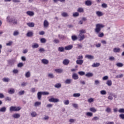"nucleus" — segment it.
<instances>
[{"label":"nucleus","mask_w":124,"mask_h":124,"mask_svg":"<svg viewBox=\"0 0 124 124\" xmlns=\"http://www.w3.org/2000/svg\"><path fill=\"white\" fill-rule=\"evenodd\" d=\"M105 26L103 24H96V28L94 30L95 32L96 33H98V37H103L104 36V33L103 32H102L101 33H99L100 32V31H101L102 29H103L104 28Z\"/></svg>","instance_id":"obj_1"},{"label":"nucleus","mask_w":124,"mask_h":124,"mask_svg":"<svg viewBox=\"0 0 124 124\" xmlns=\"http://www.w3.org/2000/svg\"><path fill=\"white\" fill-rule=\"evenodd\" d=\"M20 110H21V107H20L12 106L10 108V112H18Z\"/></svg>","instance_id":"obj_2"},{"label":"nucleus","mask_w":124,"mask_h":124,"mask_svg":"<svg viewBox=\"0 0 124 124\" xmlns=\"http://www.w3.org/2000/svg\"><path fill=\"white\" fill-rule=\"evenodd\" d=\"M48 101H49V102H54L55 103L56 102H60V100L58 98L51 97L48 99Z\"/></svg>","instance_id":"obj_3"},{"label":"nucleus","mask_w":124,"mask_h":124,"mask_svg":"<svg viewBox=\"0 0 124 124\" xmlns=\"http://www.w3.org/2000/svg\"><path fill=\"white\" fill-rule=\"evenodd\" d=\"M78 38L79 41H82V40H84V39H85V35L83 34H79Z\"/></svg>","instance_id":"obj_4"},{"label":"nucleus","mask_w":124,"mask_h":124,"mask_svg":"<svg viewBox=\"0 0 124 124\" xmlns=\"http://www.w3.org/2000/svg\"><path fill=\"white\" fill-rule=\"evenodd\" d=\"M8 93L9 94H13L14 93H15V89L13 88H10L8 90Z\"/></svg>","instance_id":"obj_5"},{"label":"nucleus","mask_w":124,"mask_h":124,"mask_svg":"<svg viewBox=\"0 0 124 124\" xmlns=\"http://www.w3.org/2000/svg\"><path fill=\"white\" fill-rule=\"evenodd\" d=\"M8 64L11 66H13L15 64V60L12 59L8 61Z\"/></svg>","instance_id":"obj_6"},{"label":"nucleus","mask_w":124,"mask_h":124,"mask_svg":"<svg viewBox=\"0 0 124 124\" xmlns=\"http://www.w3.org/2000/svg\"><path fill=\"white\" fill-rule=\"evenodd\" d=\"M69 62H70V61L68 59H64L62 62V63L64 65H68Z\"/></svg>","instance_id":"obj_7"},{"label":"nucleus","mask_w":124,"mask_h":124,"mask_svg":"<svg viewBox=\"0 0 124 124\" xmlns=\"http://www.w3.org/2000/svg\"><path fill=\"white\" fill-rule=\"evenodd\" d=\"M14 17H12L10 16H8L7 17V21L8 23H12V21H13V19Z\"/></svg>","instance_id":"obj_8"},{"label":"nucleus","mask_w":124,"mask_h":124,"mask_svg":"<svg viewBox=\"0 0 124 124\" xmlns=\"http://www.w3.org/2000/svg\"><path fill=\"white\" fill-rule=\"evenodd\" d=\"M85 58L88 59V60H93V59H94V56L91 55H86Z\"/></svg>","instance_id":"obj_9"},{"label":"nucleus","mask_w":124,"mask_h":124,"mask_svg":"<svg viewBox=\"0 0 124 124\" xmlns=\"http://www.w3.org/2000/svg\"><path fill=\"white\" fill-rule=\"evenodd\" d=\"M72 48H73V46L72 45H70L65 46L64 49L65 50H71Z\"/></svg>","instance_id":"obj_10"},{"label":"nucleus","mask_w":124,"mask_h":124,"mask_svg":"<svg viewBox=\"0 0 124 124\" xmlns=\"http://www.w3.org/2000/svg\"><path fill=\"white\" fill-rule=\"evenodd\" d=\"M72 78L73 79H74V80H78V79H79V77L78 76V75L77 74L75 73L73 74Z\"/></svg>","instance_id":"obj_11"},{"label":"nucleus","mask_w":124,"mask_h":124,"mask_svg":"<svg viewBox=\"0 0 124 124\" xmlns=\"http://www.w3.org/2000/svg\"><path fill=\"white\" fill-rule=\"evenodd\" d=\"M92 4V0H87L85 1V5H87V6H91Z\"/></svg>","instance_id":"obj_12"},{"label":"nucleus","mask_w":124,"mask_h":124,"mask_svg":"<svg viewBox=\"0 0 124 124\" xmlns=\"http://www.w3.org/2000/svg\"><path fill=\"white\" fill-rule=\"evenodd\" d=\"M114 53H120L121 52V48L120 47H115L113 50Z\"/></svg>","instance_id":"obj_13"},{"label":"nucleus","mask_w":124,"mask_h":124,"mask_svg":"<svg viewBox=\"0 0 124 124\" xmlns=\"http://www.w3.org/2000/svg\"><path fill=\"white\" fill-rule=\"evenodd\" d=\"M13 117L14 118V119H19V118L21 117V115L19 114L15 113L13 115Z\"/></svg>","instance_id":"obj_14"},{"label":"nucleus","mask_w":124,"mask_h":124,"mask_svg":"<svg viewBox=\"0 0 124 124\" xmlns=\"http://www.w3.org/2000/svg\"><path fill=\"white\" fill-rule=\"evenodd\" d=\"M42 96V92H39L37 93V97H38V99L39 100H41V97Z\"/></svg>","instance_id":"obj_15"},{"label":"nucleus","mask_w":124,"mask_h":124,"mask_svg":"<svg viewBox=\"0 0 124 124\" xmlns=\"http://www.w3.org/2000/svg\"><path fill=\"white\" fill-rule=\"evenodd\" d=\"M42 63H44V64H48L49 63V61L48 60L44 59L42 60Z\"/></svg>","instance_id":"obj_16"},{"label":"nucleus","mask_w":124,"mask_h":124,"mask_svg":"<svg viewBox=\"0 0 124 124\" xmlns=\"http://www.w3.org/2000/svg\"><path fill=\"white\" fill-rule=\"evenodd\" d=\"M83 62H84V60H78L76 61L77 64H79V65H82V64H83Z\"/></svg>","instance_id":"obj_17"},{"label":"nucleus","mask_w":124,"mask_h":124,"mask_svg":"<svg viewBox=\"0 0 124 124\" xmlns=\"http://www.w3.org/2000/svg\"><path fill=\"white\" fill-rule=\"evenodd\" d=\"M27 25L30 28H33L34 27V23L33 22L27 23Z\"/></svg>","instance_id":"obj_18"},{"label":"nucleus","mask_w":124,"mask_h":124,"mask_svg":"<svg viewBox=\"0 0 124 124\" xmlns=\"http://www.w3.org/2000/svg\"><path fill=\"white\" fill-rule=\"evenodd\" d=\"M27 14L29 15V16H33L34 15V13L32 11H27Z\"/></svg>","instance_id":"obj_19"},{"label":"nucleus","mask_w":124,"mask_h":124,"mask_svg":"<svg viewBox=\"0 0 124 124\" xmlns=\"http://www.w3.org/2000/svg\"><path fill=\"white\" fill-rule=\"evenodd\" d=\"M100 65V63L98 62L93 63L92 66L93 67H98Z\"/></svg>","instance_id":"obj_20"},{"label":"nucleus","mask_w":124,"mask_h":124,"mask_svg":"<svg viewBox=\"0 0 124 124\" xmlns=\"http://www.w3.org/2000/svg\"><path fill=\"white\" fill-rule=\"evenodd\" d=\"M49 26V22L46 20H45L44 22V28H47Z\"/></svg>","instance_id":"obj_21"},{"label":"nucleus","mask_w":124,"mask_h":124,"mask_svg":"<svg viewBox=\"0 0 124 124\" xmlns=\"http://www.w3.org/2000/svg\"><path fill=\"white\" fill-rule=\"evenodd\" d=\"M55 88H56V89H60V88H62V84L61 83H56L54 85Z\"/></svg>","instance_id":"obj_22"},{"label":"nucleus","mask_w":124,"mask_h":124,"mask_svg":"<svg viewBox=\"0 0 124 124\" xmlns=\"http://www.w3.org/2000/svg\"><path fill=\"white\" fill-rule=\"evenodd\" d=\"M39 47V45L37 43H34L33 45H32V48L33 49H36Z\"/></svg>","instance_id":"obj_23"},{"label":"nucleus","mask_w":124,"mask_h":124,"mask_svg":"<svg viewBox=\"0 0 124 124\" xmlns=\"http://www.w3.org/2000/svg\"><path fill=\"white\" fill-rule=\"evenodd\" d=\"M6 111V107H3L0 108V112H2L3 113H4V112Z\"/></svg>","instance_id":"obj_24"},{"label":"nucleus","mask_w":124,"mask_h":124,"mask_svg":"<svg viewBox=\"0 0 124 124\" xmlns=\"http://www.w3.org/2000/svg\"><path fill=\"white\" fill-rule=\"evenodd\" d=\"M96 15L98 16V17H100L101 16H103V13L100 11H97L96 13Z\"/></svg>","instance_id":"obj_25"},{"label":"nucleus","mask_w":124,"mask_h":124,"mask_svg":"<svg viewBox=\"0 0 124 124\" xmlns=\"http://www.w3.org/2000/svg\"><path fill=\"white\" fill-rule=\"evenodd\" d=\"M74 97H79L81 96V94L80 93H75L73 94Z\"/></svg>","instance_id":"obj_26"},{"label":"nucleus","mask_w":124,"mask_h":124,"mask_svg":"<svg viewBox=\"0 0 124 124\" xmlns=\"http://www.w3.org/2000/svg\"><path fill=\"white\" fill-rule=\"evenodd\" d=\"M12 23H13V25H17L18 22L17 19L15 17H14Z\"/></svg>","instance_id":"obj_27"},{"label":"nucleus","mask_w":124,"mask_h":124,"mask_svg":"<svg viewBox=\"0 0 124 124\" xmlns=\"http://www.w3.org/2000/svg\"><path fill=\"white\" fill-rule=\"evenodd\" d=\"M86 77H93V73H88L85 75Z\"/></svg>","instance_id":"obj_28"},{"label":"nucleus","mask_w":124,"mask_h":124,"mask_svg":"<svg viewBox=\"0 0 124 124\" xmlns=\"http://www.w3.org/2000/svg\"><path fill=\"white\" fill-rule=\"evenodd\" d=\"M107 85L108 86V87H110L112 86V80H108L106 82Z\"/></svg>","instance_id":"obj_29"},{"label":"nucleus","mask_w":124,"mask_h":124,"mask_svg":"<svg viewBox=\"0 0 124 124\" xmlns=\"http://www.w3.org/2000/svg\"><path fill=\"white\" fill-rule=\"evenodd\" d=\"M25 77L26 78H30L31 77V72L28 71L25 74Z\"/></svg>","instance_id":"obj_30"},{"label":"nucleus","mask_w":124,"mask_h":124,"mask_svg":"<svg viewBox=\"0 0 124 124\" xmlns=\"http://www.w3.org/2000/svg\"><path fill=\"white\" fill-rule=\"evenodd\" d=\"M2 81L3 82H5L6 83L9 82V81H10V79H9V78H4L3 79H2Z\"/></svg>","instance_id":"obj_31"},{"label":"nucleus","mask_w":124,"mask_h":124,"mask_svg":"<svg viewBox=\"0 0 124 124\" xmlns=\"http://www.w3.org/2000/svg\"><path fill=\"white\" fill-rule=\"evenodd\" d=\"M71 82H72V79H67L65 81V84H70L71 83Z\"/></svg>","instance_id":"obj_32"},{"label":"nucleus","mask_w":124,"mask_h":124,"mask_svg":"<svg viewBox=\"0 0 124 124\" xmlns=\"http://www.w3.org/2000/svg\"><path fill=\"white\" fill-rule=\"evenodd\" d=\"M33 35V33L31 31H29L27 33V36L28 37H31V36H32Z\"/></svg>","instance_id":"obj_33"},{"label":"nucleus","mask_w":124,"mask_h":124,"mask_svg":"<svg viewBox=\"0 0 124 124\" xmlns=\"http://www.w3.org/2000/svg\"><path fill=\"white\" fill-rule=\"evenodd\" d=\"M55 71L57 72V73H62V72L63 70L62 69H56L55 70Z\"/></svg>","instance_id":"obj_34"},{"label":"nucleus","mask_w":124,"mask_h":124,"mask_svg":"<svg viewBox=\"0 0 124 124\" xmlns=\"http://www.w3.org/2000/svg\"><path fill=\"white\" fill-rule=\"evenodd\" d=\"M58 51L59 52H64V48L63 46L59 47L58 48Z\"/></svg>","instance_id":"obj_35"},{"label":"nucleus","mask_w":124,"mask_h":124,"mask_svg":"<svg viewBox=\"0 0 124 124\" xmlns=\"http://www.w3.org/2000/svg\"><path fill=\"white\" fill-rule=\"evenodd\" d=\"M48 78H51V79H53V78H54L55 76L52 73H49L47 75Z\"/></svg>","instance_id":"obj_36"},{"label":"nucleus","mask_w":124,"mask_h":124,"mask_svg":"<svg viewBox=\"0 0 124 124\" xmlns=\"http://www.w3.org/2000/svg\"><path fill=\"white\" fill-rule=\"evenodd\" d=\"M40 105H41V102H36L34 103L35 107H37L38 106H40Z\"/></svg>","instance_id":"obj_37"},{"label":"nucleus","mask_w":124,"mask_h":124,"mask_svg":"<svg viewBox=\"0 0 124 124\" xmlns=\"http://www.w3.org/2000/svg\"><path fill=\"white\" fill-rule=\"evenodd\" d=\"M116 65L118 67H123V66H124V64H123V63L118 62L116 63Z\"/></svg>","instance_id":"obj_38"},{"label":"nucleus","mask_w":124,"mask_h":124,"mask_svg":"<svg viewBox=\"0 0 124 124\" xmlns=\"http://www.w3.org/2000/svg\"><path fill=\"white\" fill-rule=\"evenodd\" d=\"M90 110L91 112H93V113H95V112H96V111H97V110H96V109H95V108H90Z\"/></svg>","instance_id":"obj_39"},{"label":"nucleus","mask_w":124,"mask_h":124,"mask_svg":"<svg viewBox=\"0 0 124 124\" xmlns=\"http://www.w3.org/2000/svg\"><path fill=\"white\" fill-rule=\"evenodd\" d=\"M18 95H23L25 94V91H20L18 93Z\"/></svg>","instance_id":"obj_40"},{"label":"nucleus","mask_w":124,"mask_h":124,"mask_svg":"<svg viewBox=\"0 0 124 124\" xmlns=\"http://www.w3.org/2000/svg\"><path fill=\"white\" fill-rule=\"evenodd\" d=\"M72 39L73 41H75L77 40V39H78L77 36L76 35H72Z\"/></svg>","instance_id":"obj_41"},{"label":"nucleus","mask_w":124,"mask_h":124,"mask_svg":"<svg viewBox=\"0 0 124 124\" xmlns=\"http://www.w3.org/2000/svg\"><path fill=\"white\" fill-rule=\"evenodd\" d=\"M31 117H32L33 118H34V117H36V116H37V114L36 113V112H35V111L32 112L31 113Z\"/></svg>","instance_id":"obj_42"},{"label":"nucleus","mask_w":124,"mask_h":124,"mask_svg":"<svg viewBox=\"0 0 124 124\" xmlns=\"http://www.w3.org/2000/svg\"><path fill=\"white\" fill-rule=\"evenodd\" d=\"M62 17H67L68 16V14H67V13L63 12L62 13Z\"/></svg>","instance_id":"obj_43"},{"label":"nucleus","mask_w":124,"mask_h":124,"mask_svg":"<svg viewBox=\"0 0 124 124\" xmlns=\"http://www.w3.org/2000/svg\"><path fill=\"white\" fill-rule=\"evenodd\" d=\"M101 94H102L103 95H104L107 93V92H106V91L105 90H102L100 91Z\"/></svg>","instance_id":"obj_44"},{"label":"nucleus","mask_w":124,"mask_h":124,"mask_svg":"<svg viewBox=\"0 0 124 124\" xmlns=\"http://www.w3.org/2000/svg\"><path fill=\"white\" fill-rule=\"evenodd\" d=\"M19 31H15L13 33L14 36H17V35H19Z\"/></svg>","instance_id":"obj_45"},{"label":"nucleus","mask_w":124,"mask_h":124,"mask_svg":"<svg viewBox=\"0 0 124 124\" xmlns=\"http://www.w3.org/2000/svg\"><path fill=\"white\" fill-rule=\"evenodd\" d=\"M58 37L60 38V39H64V38H65V36L63 35H59Z\"/></svg>","instance_id":"obj_46"},{"label":"nucleus","mask_w":124,"mask_h":124,"mask_svg":"<svg viewBox=\"0 0 124 124\" xmlns=\"http://www.w3.org/2000/svg\"><path fill=\"white\" fill-rule=\"evenodd\" d=\"M73 17H78L79 16V13L76 12L73 14Z\"/></svg>","instance_id":"obj_47"},{"label":"nucleus","mask_w":124,"mask_h":124,"mask_svg":"<svg viewBox=\"0 0 124 124\" xmlns=\"http://www.w3.org/2000/svg\"><path fill=\"white\" fill-rule=\"evenodd\" d=\"M5 101H11V97H6L5 98Z\"/></svg>","instance_id":"obj_48"},{"label":"nucleus","mask_w":124,"mask_h":124,"mask_svg":"<svg viewBox=\"0 0 124 124\" xmlns=\"http://www.w3.org/2000/svg\"><path fill=\"white\" fill-rule=\"evenodd\" d=\"M78 74L79 75H80V76H83V75H85V72H83V71H80V72H78Z\"/></svg>","instance_id":"obj_49"},{"label":"nucleus","mask_w":124,"mask_h":124,"mask_svg":"<svg viewBox=\"0 0 124 124\" xmlns=\"http://www.w3.org/2000/svg\"><path fill=\"white\" fill-rule=\"evenodd\" d=\"M42 93L43 95H48L50 94V93H49V92H42Z\"/></svg>","instance_id":"obj_50"},{"label":"nucleus","mask_w":124,"mask_h":124,"mask_svg":"<svg viewBox=\"0 0 124 124\" xmlns=\"http://www.w3.org/2000/svg\"><path fill=\"white\" fill-rule=\"evenodd\" d=\"M41 43H46V39L45 38H41L40 40Z\"/></svg>","instance_id":"obj_51"},{"label":"nucleus","mask_w":124,"mask_h":124,"mask_svg":"<svg viewBox=\"0 0 124 124\" xmlns=\"http://www.w3.org/2000/svg\"><path fill=\"white\" fill-rule=\"evenodd\" d=\"M86 115L88 117H93V113L88 112L86 113Z\"/></svg>","instance_id":"obj_52"},{"label":"nucleus","mask_w":124,"mask_h":124,"mask_svg":"<svg viewBox=\"0 0 124 124\" xmlns=\"http://www.w3.org/2000/svg\"><path fill=\"white\" fill-rule=\"evenodd\" d=\"M13 73H14V74H17L19 73V70H18L17 69H14L13 70Z\"/></svg>","instance_id":"obj_53"},{"label":"nucleus","mask_w":124,"mask_h":124,"mask_svg":"<svg viewBox=\"0 0 124 124\" xmlns=\"http://www.w3.org/2000/svg\"><path fill=\"white\" fill-rule=\"evenodd\" d=\"M24 66V64L22 62H20L17 64V67H22Z\"/></svg>","instance_id":"obj_54"},{"label":"nucleus","mask_w":124,"mask_h":124,"mask_svg":"<svg viewBox=\"0 0 124 124\" xmlns=\"http://www.w3.org/2000/svg\"><path fill=\"white\" fill-rule=\"evenodd\" d=\"M78 12H80V13L84 12V9L82 8H79L78 10Z\"/></svg>","instance_id":"obj_55"},{"label":"nucleus","mask_w":124,"mask_h":124,"mask_svg":"<svg viewBox=\"0 0 124 124\" xmlns=\"http://www.w3.org/2000/svg\"><path fill=\"white\" fill-rule=\"evenodd\" d=\"M64 104L65 105H68L69 104V100H66L64 101Z\"/></svg>","instance_id":"obj_56"},{"label":"nucleus","mask_w":124,"mask_h":124,"mask_svg":"<svg viewBox=\"0 0 124 124\" xmlns=\"http://www.w3.org/2000/svg\"><path fill=\"white\" fill-rule=\"evenodd\" d=\"M88 102L89 103H92V102H93V98H89V99L88 100Z\"/></svg>","instance_id":"obj_57"},{"label":"nucleus","mask_w":124,"mask_h":124,"mask_svg":"<svg viewBox=\"0 0 124 124\" xmlns=\"http://www.w3.org/2000/svg\"><path fill=\"white\" fill-rule=\"evenodd\" d=\"M79 34H82V33H86V31L83 30H81L79 31Z\"/></svg>","instance_id":"obj_58"},{"label":"nucleus","mask_w":124,"mask_h":124,"mask_svg":"<svg viewBox=\"0 0 124 124\" xmlns=\"http://www.w3.org/2000/svg\"><path fill=\"white\" fill-rule=\"evenodd\" d=\"M97 120H99V118L97 116H95L92 119V121H97Z\"/></svg>","instance_id":"obj_59"},{"label":"nucleus","mask_w":124,"mask_h":124,"mask_svg":"<svg viewBox=\"0 0 124 124\" xmlns=\"http://www.w3.org/2000/svg\"><path fill=\"white\" fill-rule=\"evenodd\" d=\"M119 113H124V108H120L118 110Z\"/></svg>","instance_id":"obj_60"},{"label":"nucleus","mask_w":124,"mask_h":124,"mask_svg":"<svg viewBox=\"0 0 124 124\" xmlns=\"http://www.w3.org/2000/svg\"><path fill=\"white\" fill-rule=\"evenodd\" d=\"M78 60H83V56L82 55H79V56H78Z\"/></svg>","instance_id":"obj_61"},{"label":"nucleus","mask_w":124,"mask_h":124,"mask_svg":"<svg viewBox=\"0 0 124 124\" xmlns=\"http://www.w3.org/2000/svg\"><path fill=\"white\" fill-rule=\"evenodd\" d=\"M43 120L44 121H47V120H49V116L46 115L45 117H44Z\"/></svg>","instance_id":"obj_62"},{"label":"nucleus","mask_w":124,"mask_h":124,"mask_svg":"<svg viewBox=\"0 0 124 124\" xmlns=\"http://www.w3.org/2000/svg\"><path fill=\"white\" fill-rule=\"evenodd\" d=\"M119 117L121 118V119H122V120H124V114H120Z\"/></svg>","instance_id":"obj_63"},{"label":"nucleus","mask_w":124,"mask_h":124,"mask_svg":"<svg viewBox=\"0 0 124 124\" xmlns=\"http://www.w3.org/2000/svg\"><path fill=\"white\" fill-rule=\"evenodd\" d=\"M124 77V74H120L119 76H116V78H123Z\"/></svg>","instance_id":"obj_64"}]
</instances>
